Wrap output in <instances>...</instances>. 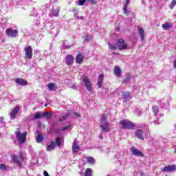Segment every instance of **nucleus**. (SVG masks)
<instances>
[{
    "label": "nucleus",
    "instance_id": "f257e3e1",
    "mask_svg": "<svg viewBox=\"0 0 176 176\" xmlns=\"http://www.w3.org/2000/svg\"><path fill=\"white\" fill-rule=\"evenodd\" d=\"M100 127L102 131H104V133L109 131V124H108V121L107 120V116L105 114H103L101 117Z\"/></svg>",
    "mask_w": 176,
    "mask_h": 176
},
{
    "label": "nucleus",
    "instance_id": "f03ea898",
    "mask_svg": "<svg viewBox=\"0 0 176 176\" xmlns=\"http://www.w3.org/2000/svg\"><path fill=\"white\" fill-rule=\"evenodd\" d=\"M15 134L20 145L24 144L25 141H27V131H24L21 133V131H16Z\"/></svg>",
    "mask_w": 176,
    "mask_h": 176
},
{
    "label": "nucleus",
    "instance_id": "7ed1b4c3",
    "mask_svg": "<svg viewBox=\"0 0 176 176\" xmlns=\"http://www.w3.org/2000/svg\"><path fill=\"white\" fill-rule=\"evenodd\" d=\"M120 124L121 125V129H128L131 130L135 127V124H134L131 121L126 120L120 121Z\"/></svg>",
    "mask_w": 176,
    "mask_h": 176
},
{
    "label": "nucleus",
    "instance_id": "20e7f679",
    "mask_svg": "<svg viewBox=\"0 0 176 176\" xmlns=\"http://www.w3.org/2000/svg\"><path fill=\"white\" fill-rule=\"evenodd\" d=\"M23 160H24V154H23V153H20L19 156H12V162L16 163L19 167H22L23 164H21V162H23Z\"/></svg>",
    "mask_w": 176,
    "mask_h": 176
},
{
    "label": "nucleus",
    "instance_id": "39448f33",
    "mask_svg": "<svg viewBox=\"0 0 176 176\" xmlns=\"http://www.w3.org/2000/svg\"><path fill=\"white\" fill-rule=\"evenodd\" d=\"M82 82L88 91H90V93H91V91H93V86L91 85V82H90V79L86 76L83 77Z\"/></svg>",
    "mask_w": 176,
    "mask_h": 176
},
{
    "label": "nucleus",
    "instance_id": "423d86ee",
    "mask_svg": "<svg viewBox=\"0 0 176 176\" xmlns=\"http://www.w3.org/2000/svg\"><path fill=\"white\" fill-rule=\"evenodd\" d=\"M116 46L118 50H125V49H127V44L124 43V40L123 38L118 39L116 43Z\"/></svg>",
    "mask_w": 176,
    "mask_h": 176
},
{
    "label": "nucleus",
    "instance_id": "0eeeda50",
    "mask_svg": "<svg viewBox=\"0 0 176 176\" xmlns=\"http://www.w3.org/2000/svg\"><path fill=\"white\" fill-rule=\"evenodd\" d=\"M131 152H132V154L133 156H137L138 157H144V155L141 151L138 150L135 147L133 146L130 148Z\"/></svg>",
    "mask_w": 176,
    "mask_h": 176
},
{
    "label": "nucleus",
    "instance_id": "6e6552de",
    "mask_svg": "<svg viewBox=\"0 0 176 176\" xmlns=\"http://www.w3.org/2000/svg\"><path fill=\"white\" fill-rule=\"evenodd\" d=\"M7 36H10L11 38H16L19 35V31L17 30H12L10 28L6 31Z\"/></svg>",
    "mask_w": 176,
    "mask_h": 176
},
{
    "label": "nucleus",
    "instance_id": "1a4fd4ad",
    "mask_svg": "<svg viewBox=\"0 0 176 176\" xmlns=\"http://www.w3.org/2000/svg\"><path fill=\"white\" fill-rule=\"evenodd\" d=\"M25 56L28 60L32 58V47L28 45L25 47Z\"/></svg>",
    "mask_w": 176,
    "mask_h": 176
},
{
    "label": "nucleus",
    "instance_id": "9d476101",
    "mask_svg": "<svg viewBox=\"0 0 176 176\" xmlns=\"http://www.w3.org/2000/svg\"><path fill=\"white\" fill-rule=\"evenodd\" d=\"M20 109L19 108V106H16L14 109H12V111L10 113V117L11 120H14L16 119V116L19 114V111Z\"/></svg>",
    "mask_w": 176,
    "mask_h": 176
},
{
    "label": "nucleus",
    "instance_id": "9b49d317",
    "mask_svg": "<svg viewBox=\"0 0 176 176\" xmlns=\"http://www.w3.org/2000/svg\"><path fill=\"white\" fill-rule=\"evenodd\" d=\"M134 133L137 138L141 140L142 141H144V137H145V135H144V131L142 129H137L136 131H135Z\"/></svg>",
    "mask_w": 176,
    "mask_h": 176
},
{
    "label": "nucleus",
    "instance_id": "f8f14e48",
    "mask_svg": "<svg viewBox=\"0 0 176 176\" xmlns=\"http://www.w3.org/2000/svg\"><path fill=\"white\" fill-rule=\"evenodd\" d=\"M164 173H172L173 171H176V166L175 165H169L164 167L162 169Z\"/></svg>",
    "mask_w": 176,
    "mask_h": 176
},
{
    "label": "nucleus",
    "instance_id": "ddd939ff",
    "mask_svg": "<svg viewBox=\"0 0 176 176\" xmlns=\"http://www.w3.org/2000/svg\"><path fill=\"white\" fill-rule=\"evenodd\" d=\"M83 60H85V55L78 53L76 57V63L77 64H82V63H83Z\"/></svg>",
    "mask_w": 176,
    "mask_h": 176
},
{
    "label": "nucleus",
    "instance_id": "4468645a",
    "mask_svg": "<svg viewBox=\"0 0 176 176\" xmlns=\"http://www.w3.org/2000/svg\"><path fill=\"white\" fill-rule=\"evenodd\" d=\"M74 60H75V58H74V56L72 55H67L65 57L66 65H72V64H74Z\"/></svg>",
    "mask_w": 176,
    "mask_h": 176
},
{
    "label": "nucleus",
    "instance_id": "2eb2a0df",
    "mask_svg": "<svg viewBox=\"0 0 176 176\" xmlns=\"http://www.w3.org/2000/svg\"><path fill=\"white\" fill-rule=\"evenodd\" d=\"M15 82L16 85H19V86H27V85H28V82L27 81L20 78H16L15 80Z\"/></svg>",
    "mask_w": 176,
    "mask_h": 176
},
{
    "label": "nucleus",
    "instance_id": "dca6fc26",
    "mask_svg": "<svg viewBox=\"0 0 176 176\" xmlns=\"http://www.w3.org/2000/svg\"><path fill=\"white\" fill-rule=\"evenodd\" d=\"M138 34L140 36L141 41H144L145 39V30L142 28H138Z\"/></svg>",
    "mask_w": 176,
    "mask_h": 176
},
{
    "label": "nucleus",
    "instance_id": "f3484780",
    "mask_svg": "<svg viewBox=\"0 0 176 176\" xmlns=\"http://www.w3.org/2000/svg\"><path fill=\"white\" fill-rule=\"evenodd\" d=\"M129 3H130V0H126V4L124 6L123 8L124 14H125L126 16H129V14H130V11L127 10Z\"/></svg>",
    "mask_w": 176,
    "mask_h": 176
},
{
    "label": "nucleus",
    "instance_id": "a211bd4d",
    "mask_svg": "<svg viewBox=\"0 0 176 176\" xmlns=\"http://www.w3.org/2000/svg\"><path fill=\"white\" fill-rule=\"evenodd\" d=\"M79 145H78V143L74 141L72 145V152L74 153H78V152H79Z\"/></svg>",
    "mask_w": 176,
    "mask_h": 176
},
{
    "label": "nucleus",
    "instance_id": "6ab92c4d",
    "mask_svg": "<svg viewBox=\"0 0 176 176\" xmlns=\"http://www.w3.org/2000/svg\"><path fill=\"white\" fill-rule=\"evenodd\" d=\"M104 81V74H100L98 76V87L99 88H101L102 86V82Z\"/></svg>",
    "mask_w": 176,
    "mask_h": 176
},
{
    "label": "nucleus",
    "instance_id": "aec40b11",
    "mask_svg": "<svg viewBox=\"0 0 176 176\" xmlns=\"http://www.w3.org/2000/svg\"><path fill=\"white\" fill-rule=\"evenodd\" d=\"M56 148V142L54 141H52L51 144L47 146V152H51V151L54 150Z\"/></svg>",
    "mask_w": 176,
    "mask_h": 176
},
{
    "label": "nucleus",
    "instance_id": "412c9836",
    "mask_svg": "<svg viewBox=\"0 0 176 176\" xmlns=\"http://www.w3.org/2000/svg\"><path fill=\"white\" fill-rule=\"evenodd\" d=\"M114 74L118 78H119L120 75H122V70L120 69L119 67L116 66L114 67Z\"/></svg>",
    "mask_w": 176,
    "mask_h": 176
},
{
    "label": "nucleus",
    "instance_id": "4be33fe9",
    "mask_svg": "<svg viewBox=\"0 0 176 176\" xmlns=\"http://www.w3.org/2000/svg\"><path fill=\"white\" fill-rule=\"evenodd\" d=\"M173 27V24L171 23H166L162 24V28L164 30V31H167V30Z\"/></svg>",
    "mask_w": 176,
    "mask_h": 176
},
{
    "label": "nucleus",
    "instance_id": "5701e85b",
    "mask_svg": "<svg viewBox=\"0 0 176 176\" xmlns=\"http://www.w3.org/2000/svg\"><path fill=\"white\" fill-rule=\"evenodd\" d=\"M47 87L51 91H54L57 89V86H56V84L53 83H49Z\"/></svg>",
    "mask_w": 176,
    "mask_h": 176
},
{
    "label": "nucleus",
    "instance_id": "b1692460",
    "mask_svg": "<svg viewBox=\"0 0 176 176\" xmlns=\"http://www.w3.org/2000/svg\"><path fill=\"white\" fill-rule=\"evenodd\" d=\"M85 176H92L93 175V170H91V168H88L85 170Z\"/></svg>",
    "mask_w": 176,
    "mask_h": 176
},
{
    "label": "nucleus",
    "instance_id": "393cba45",
    "mask_svg": "<svg viewBox=\"0 0 176 176\" xmlns=\"http://www.w3.org/2000/svg\"><path fill=\"white\" fill-rule=\"evenodd\" d=\"M43 113L42 114L41 112H36L34 115V119H43Z\"/></svg>",
    "mask_w": 176,
    "mask_h": 176
},
{
    "label": "nucleus",
    "instance_id": "a878e982",
    "mask_svg": "<svg viewBox=\"0 0 176 176\" xmlns=\"http://www.w3.org/2000/svg\"><path fill=\"white\" fill-rule=\"evenodd\" d=\"M45 138H43V136L42 135H41V133H38L37 138H36V142H38V144H41V142H42L43 141Z\"/></svg>",
    "mask_w": 176,
    "mask_h": 176
},
{
    "label": "nucleus",
    "instance_id": "bb28decb",
    "mask_svg": "<svg viewBox=\"0 0 176 176\" xmlns=\"http://www.w3.org/2000/svg\"><path fill=\"white\" fill-rule=\"evenodd\" d=\"M43 118H46V119H52V113L49 112H44L43 113Z\"/></svg>",
    "mask_w": 176,
    "mask_h": 176
},
{
    "label": "nucleus",
    "instance_id": "cd10ccee",
    "mask_svg": "<svg viewBox=\"0 0 176 176\" xmlns=\"http://www.w3.org/2000/svg\"><path fill=\"white\" fill-rule=\"evenodd\" d=\"M131 94L130 92H122V97L127 100V98H130Z\"/></svg>",
    "mask_w": 176,
    "mask_h": 176
},
{
    "label": "nucleus",
    "instance_id": "c85d7f7f",
    "mask_svg": "<svg viewBox=\"0 0 176 176\" xmlns=\"http://www.w3.org/2000/svg\"><path fill=\"white\" fill-rule=\"evenodd\" d=\"M61 142H62L61 138L60 137L56 138V143L57 146H61Z\"/></svg>",
    "mask_w": 176,
    "mask_h": 176
},
{
    "label": "nucleus",
    "instance_id": "c756f323",
    "mask_svg": "<svg viewBox=\"0 0 176 176\" xmlns=\"http://www.w3.org/2000/svg\"><path fill=\"white\" fill-rule=\"evenodd\" d=\"M60 13V8H56L55 10L53 12V16L55 17H57L58 16V14Z\"/></svg>",
    "mask_w": 176,
    "mask_h": 176
},
{
    "label": "nucleus",
    "instance_id": "7c9ffc66",
    "mask_svg": "<svg viewBox=\"0 0 176 176\" xmlns=\"http://www.w3.org/2000/svg\"><path fill=\"white\" fill-rule=\"evenodd\" d=\"M87 161L90 164H94L96 163V160L91 157H88Z\"/></svg>",
    "mask_w": 176,
    "mask_h": 176
},
{
    "label": "nucleus",
    "instance_id": "2f4dec72",
    "mask_svg": "<svg viewBox=\"0 0 176 176\" xmlns=\"http://www.w3.org/2000/svg\"><path fill=\"white\" fill-rule=\"evenodd\" d=\"M153 112L155 115H156L157 113H159V107H157V106H153Z\"/></svg>",
    "mask_w": 176,
    "mask_h": 176
},
{
    "label": "nucleus",
    "instance_id": "473e14b6",
    "mask_svg": "<svg viewBox=\"0 0 176 176\" xmlns=\"http://www.w3.org/2000/svg\"><path fill=\"white\" fill-rule=\"evenodd\" d=\"M108 45L110 50H115V49H116V45L115 44H111V43H108Z\"/></svg>",
    "mask_w": 176,
    "mask_h": 176
},
{
    "label": "nucleus",
    "instance_id": "72a5a7b5",
    "mask_svg": "<svg viewBox=\"0 0 176 176\" xmlns=\"http://www.w3.org/2000/svg\"><path fill=\"white\" fill-rule=\"evenodd\" d=\"M131 79V77L130 76H127L126 77H125L123 82H124V83H127V82H130Z\"/></svg>",
    "mask_w": 176,
    "mask_h": 176
},
{
    "label": "nucleus",
    "instance_id": "f704fd0d",
    "mask_svg": "<svg viewBox=\"0 0 176 176\" xmlns=\"http://www.w3.org/2000/svg\"><path fill=\"white\" fill-rule=\"evenodd\" d=\"M69 114H66L62 118H59L58 120L59 122H63V120H65V119H67V118H69Z\"/></svg>",
    "mask_w": 176,
    "mask_h": 176
},
{
    "label": "nucleus",
    "instance_id": "c9c22d12",
    "mask_svg": "<svg viewBox=\"0 0 176 176\" xmlns=\"http://www.w3.org/2000/svg\"><path fill=\"white\" fill-rule=\"evenodd\" d=\"M7 169L6 165L3 164H0V170H3V171H5Z\"/></svg>",
    "mask_w": 176,
    "mask_h": 176
},
{
    "label": "nucleus",
    "instance_id": "e433bc0d",
    "mask_svg": "<svg viewBox=\"0 0 176 176\" xmlns=\"http://www.w3.org/2000/svg\"><path fill=\"white\" fill-rule=\"evenodd\" d=\"M86 3V0H78V5L80 6H83Z\"/></svg>",
    "mask_w": 176,
    "mask_h": 176
},
{
    "label": "nucleus",
    "instance_id": "4c0bfd02",
    "mask_svg": "<svg viewBox=\"0 0 176 176\" xmlns=\"http://www.w3.org/2000/svg\"><path fill=\"white\" fill-rule=\"evenodd\" d=\"M176 5V1L173 0L171 2V5L170 6V9H174V6Z\"/></svg>",
    "mask_w": 176,
    "mask_h": 176
},
{
    "label": "nucleus",
    "instance_id": "58836bf2",
    "mask_svg": "<svg viewBox=\"0 0 176 176\" xmlns=\"http://www.w3.org/2000/svg\"><path fill=\"white\" fill-rule=\"evenodd\" d=\"M85 40L87 41V42H89V41H91V36L87 35Z\"/></svg>",
    "mask_w": 176,
    "mask_h": 176
},
{
    "label": "nucleus",
    "instance_id": "ea45409f",
    "mask_svg": "<svg viewBox=\"0 0 176 176\" xmlns=\"http://www.w3.org/2000/svg\"><path fill=\"white\" fill-rule=\"evenodd\" d=\"M69 127H71V125H68V126H64L63 128V131H65L68 130V129H69Z\"/></svg>",
    "mask_w": 176,
    "mask_h": 176
},
{
    "label": "nucleus",
    "instance_id": "a19ab883",
    "mask_svg": "<svg viewBox=\"0 0 176 176\" xmlns=\"http://www.w3.org/2000/svg\"><path fill=\"white\" fill-rule=\"evenodd\" d=\"M87 2H89L90 3H96V0H87Z\"/></svg>",
    "mask_w": 176,
    "mask_h": 176
},
{
    "label": "nucleus",
    "instance_id": "79ce46f5",
    "mask_svg": "<svg viewBox=\"0 0 176 176\" xmlns=\"http://www.w3.org/2000/svg\"><path fill=\"white\" fill-rule=\"evenodd\" d=\"M74 115L76 116V118H80V115L77 113H74Z\"/></svg>",
    "mask_w": 176,
    "mask_h": 176
},
{
    "label": "nucleus",
    "instance_id": "37998d69",
    "mask_svg": "<svg viewBox=\"0 0 176 176\" xmlns=\"http://www.w3.org/2000/svg\"><path fill=\"white\" fill-rule=\"evenodd\" d=\"M43 174H44L45 176H50L49 175V173H47V171H46V170H44Z\"/></svg>",
    "mask_w": 176,
    "mask_h": 176
},
{
    "label": "nucleus",
    "instance_id": "c03bdc74",
    "mask_svg": "<svg viewBox=\"0 0 176 176\" xmlns=\"http://www.w3.org/2000/svg\"><path fill=\"white\" fill-rule=\"evenodd\" d=\"M3 123V118H0V124H2Z\"/></svg>",
    "mask_w": 176,
    "mask_h": 176
},
{
    "label": "nucleus",
    "instance_id": "a18cd8bd",
    "mask_svg": "<svg viewBox=\"0 0 176 176\" xmlns=\"http://www.w3.org/2000/svg\"><path fill=\"white\" fill-rule=\"evenodd\" d=\"M173 67L176 68V60L173 62Z\"/></svg>",
    "mask_w": 176,
    "mask_h": 176
},
{
    "label": "nucleus",
    "instance_id": "49530a36",
    "mask_svg": "<svg viewBox=\"0 0 176 176\" xmlns=\"http://www.w3.org/2000/svg\"><path fill=\"white\" fill-rule=\"evenodd\" d=\"M71 47V46H69V45H66L65 46V49H69Z\"/></svg>",
    "mask_w": 176,
    "mask_h": 176
},
{
    "label": "nucleus",
    "instance_id": "de8ad7c7",
    "mask_svg": "<svg viewBox=\"0 0 176 176\" xmlns=\"http://www.w3.org/2000/svg\"><path fill=\"white\" fill-rule=\"evenodd\" d=\"M99 138H100V140H102V134H100V135H99Z\"/></svg>",
    "mask_w": 176,
    "mask_h": 176
},
{
    "label": "nucleus",
    "instance_id": "09e8293b",
    "mask_svg": "<svg viewBox=\"0 0 176 176\" xmlns=\"http://www.w3.org/2000/svg\"><path fill=\"white\" fill-rule=\"evenodd\" d=\"M78 19H80V20H83V16H80V17H78Z\"/></svg>",
    "mask_w": 176,
    "mask_h": 176
},
{
    "label": "nucleus",
    "instance_id": "8fccbe9b",
    "mask_svg": "<svg viewBox=\"0 0 176 176\" xmlns=\"http://www.w3.org/2000/svg\"><path fill=\"white\" fill-rule=\"evenodd\" d=\"M44 107H47V104H45Z\"/></svg>",
    "mask_w": 176,
    "mask_h": 176
},
{
    "label": "nucleus",
    "instance_id": "3c124183",
    "mask_svg": "<svg viewBox=\"0 0 176 176\" xmlns=\"http://www.w3.org/2000/svg\"><path fill=\"white\" fill-rule=\"evenodd\" d=\"M139 174H141V175H142V172H139Z\"/></svg>",
    "mask_w": 176,
    "mask_h": 176
},
{
    "label": "nucleus",
    "instance_id": "603ef678",
    "mask_svg": "<svg viewBox=\"0 0 176 176\" xmlns=\"http://www.w3.org/2000/svg\"><path fill=\"white\" fill-rule=\"evenodd\" d=\"M175 129H176V124H175Z\"/></svg>",
    "mask_w": 176,
    "mask_h": 176
},
{
    "label": "nucleus",
    "instance_id": "864d4df0",
    "mask_svg": "<svg viewBox=\"0 0 176 176\" xmlns=\"http://www.w3.org/2000/svg\"><path fill=\"white\" fill-rule=\"evenodd\" d=\"M73 89H75V87H73Z\"/></svg>",
    "mask_w": 176,
    "mask_h": 176
}]
</instances>
